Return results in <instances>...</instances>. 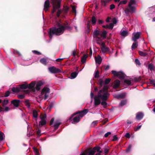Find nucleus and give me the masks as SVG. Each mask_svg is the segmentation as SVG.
Instances as JSON below:
<instances>
[{
  "label": "nucleus",
  "mask_w": 155,
  "mask_h": 155,
  "mask_svg": "<svg viewBox=\"0 0 155 155\" xmlns=\"http://www.w3.org/2000/svg\"><path fill=\"white\" fill-rule=\"evenodd\" d=\"M4 134L1 132H0V140H2L4 139Z\"/></svg>",
  "instance_id": "34"
},
{
  "label": "nucleus",
  "mask_w": 155,
  "mask_h": 155,
  "mask_svg": "<svg viewBox=\"0 0 155 155\" xmlns=\"http://www.w3.org/2000/svg\"><path fill=\"white\" fill-rule=\"evenodd\" d=\"M61 12V9H58L57 13V16L58 17H59L60 15V14Z\"/></svg>",
  "instance_id": "45"
},
{
  "label": "nucleus",
  "mask_w": 155,
  "mask_h": 155,
  "mask_svg": "<svg viewBox=\"0 0 155 155\" xmlns=\"http://www.w3.org/2000/svg\"><path fill=\"white\" fill-rule=\"evenodd\" d=\"M114 24L112 23H110L109 25H107V27H108V28L110 29H112L114 27Z\"/></svg>",
  "instance_id": "28"
},
{
  "label": "nucleus",
  "mask_w": 155,
  "mask_h": 155,
  "mask_svg": "<svg viewBox=\"0 0 155 155\" xmlns=\"http://www.w3.org/2000/svg\"><path fill=\"white\" fill-rule=\"evenodd\" d=\"M110 79H106L104 81V84L105 85L104 86H107V85L108 84L110 81Z\"/></svg>",
  "instance_id": "27"
},
{
  "label": "nucleus",
  "mask_w": 155,
  "mask_h": 155,
  "mask_svg": "<svg viewBox=\"0 0 155 155\" xmlns=\"http://www.w3.org/2000/svg\"><path fill=\"white\" fill-rule=\"evenodd\" d=\"M135 62L138 65H140V61L137 59H135Z\"/></svg>",
  "instance_id": "49"
},
{
  "label": "nucleus",
  "mask_w": 155,
  "mask_h": 155,
  "mask_svg": "<svg viewBox=\"0 0 155 155\" xmlns=\"http://www.w3.org/2000/svg\"><path fill=\"white\" fill-rule=\"evenodd\" d=\"M50 3L48 0H46L44 6V10L45 11L47 12L48 8L49 7Z\"/></svg>",
  "instance_id": "13"
},
{
  "label": "nucleus",
  "mask_w": 155,
  "mask_h": 155,
  "mask_svg": "<svg viewBox=\"0 0 155 155\" xmlns=\"http://www.w3.org/2000/svg\"><path fill=\"white\" fill-rule=\"evenodd\" d=\"M50 92L49 89L47 87H44L42 90L41 95L39 96V97L42 99L44 97L46 99L48 97Z\"/></svg>",
  "instance_id": "6"
},
{
  "label": "nucleus",
  "mask_w": 155,
  "mask_h": 155,
  "mask_svg": "<svg viewBox=\"0 0 155 155\" xmlns=\"http://www.w3.org/2000/svg\"><path fill=\"white\" fill-rule=\"evenodd\" d=\"M99 150V148L98 147H94L92 150H86L87 151V155H94L96 151H98Z\"/></svg>",
  "instance_id": "11"
},
{
  "label": "nucleus",
  "mask_w": 155,
  "mask_h": 155,
  "mask_svg": "<svg viewBox=\"0 0 155 155\" xmlns=\"http://www.w3.org/2000/svg\"><path fill=\"white\" fill-rule=\"evenodd\" d=\"M65 58H58L56 60V61L57 62H59L61 61L62 60L64 59Z\"/></svg>",
  "instance_id": "54"
},
{
  "label": "nucleus",
  "mask_w": 155,
  "mask_h": 155,
  "mask_svg": "<svg viewBox=\"0 0 155 155\" xmlns=\"http://www.w3.org/2000/svg\"><path fill=\"white\" fill-rule=\"evenodd\" d=\"M46 117V116L45 115L43 116V118L41 117V120L40 121L39 123V125H41V126L45 125L46 123V121L44 119V118Z\"/></svg>",
  "instance_id": "20"
},
{
  "label": "nucleus",
  "mask_w": 155,
  "mask_h": 155,
  "mask_svg": "<svg viewBox=\"0 0 155 155\" xmlns=\"http://www.w3.org/2000/svg\"><path fill=\"white\" fill-rule=\"evenodd\" d=\"M57 25L58 27V28L54 27L50 28L49 32V37L50 38H51L54 35H61L63 33L65 29V27L59 23H57Z\"/></svg>",
  "instance_id": "3"
},
{
  "label": "nucleus",
  "mask_w": 155,
  "mask_h": 155,
  "mask_svg": "<svg viewBox=\"0 0 155 155\" xmlns=\"http://www.w3.org/2000/svg\"><path fill=\"white\" fill-rule=\"evenodd\" d=\"M150 84L154 85V86H155V83H154V80L151 81H150Z\"/></svg>",
  "instance_id": "64"
},
{
  "label": "nucleus",
  "mask_w": 155,
  "mask_h": 155,
  "mask_svg": "<svg viewBox=\"0 0 155 155\" xmlns=\"http://www.w3.org/2000/svg\"><path fill=\"white\" fill-rule=\"evenodd\" d=\"M140 32H137L133 33L132 40L134 41H135L137 39L140 38Z\"/></svg>",
  "instance_id": "12"
},
{
  "label": "nucleus",
  "mask_w": 155,
  "mask_h": 155,
  "mask_svg": "<svg viewBox=\"0 0 155 155\" xmlns=\"http://www.w3.org/2000/svg\"><path fill=\"white\" fill-rule=\"evenodd\" d=\"M91 21L93 25L95 24L96 22V19L93 16L92 17L91 19Z\"/></svg>",
  "instance_id": "33"
},
{
  "label": "nucleus",
  "mask_w": 155,
  "mask_h": 155,
  "mask_svg": "<svg viewBox=\"0 0 155 155\" xmlns=\"http://www.w3.org/2000/svg\"><path fill=\"white\" fill-rule=\"evenodd\" d=\"M40 61L41 63L44 65L46 64L47 63L46 59L45 58L41 59L40 60Z\"/></svg>",
  "instance_id": "25"
},
{
  "label": "nucleus",
  "mask_w": 155,
  "mask_h": 155,
  "mask_svg": "<svg viewBox=\"0 0 155 155\" xmlns=\"http://www.w3.org/2000/svg\"><path fill=\"white\" fill-rule=\"evenodd\" d=\"M125 136L127 138H129L130 137V134L128 133H127L125 135Z\"/></svg>",
  "instance_id": "56"
},
{
  "label": "nucleus",
  "mask_w": 155,
  "mask_h": 155,
  "mask_svg": "<svg viewBox=\"0 0 155 155\" xmlns=\"http://www.w3.org/2000/svg\"><path fill=\"white\" fill-rule=\"evenodd\" d=\"M143 116V113L140 112L137 114L136 116V118L138 120H140L142 119Z\"/></svg>",
  "instance_id": "18"
},
{
  "label": "nucleus",
  "mask_w": 155,
  "mask_h": 155,
  "mask_svg": "<svg viewBox=\"0 0 155 155\" xmlns=\"http://www.w3.org/2000/svg\"><path fill=\"white\" fill-rule=\"evenodd\" d=\"M28 87V85L26 84H23L16 87H13L12 89V91L14 92H18L21 91V89H25Z\"/></svg>",
  "instance_id": "8"
},
{
  "label": "nucleus",
  "mask_w": 155,
  "mask_h": 155,
  "mask_svg": "<svg viewBox=\"0 0 155 155\" xmlns=\"http://www.w3.org/2000/svg\"><path fill=\"white\" fill-rule=\"evenodd\" d=\"M87 151L85 150L84 152L81 153L80 155H86L87 154Z\"/></svg>",
  "instance_id": "55"
},
{
  "label": "nucleus",
  "mask_w": 155,
  "mask_h": 155,
  "mask_svg": "<svg viewBox=\"0 0 155 155\" xmlns=\"http://www.w3.org/2000/svg\"><path fill=\"white\" fill-rule=\"evenodd\" d=\"M148 68L150 71H152L153 70L154 66L152 64H150L148 65Z\"/></svg>",
  "instance_id": "26"
},
{
  "label": "nucleus",
  "mask_w": 155,
  "mask_h": 155,
  "mask_svg": "<svg viewBox=\"0 0 155 155\" xmlns=\"http://www.w3.org/2000/svg\"><path fill=\"white\" fill-rule=\"evenodd\" d=\"M99 72L98 71H97L95 72V75H94V77L95 78H98L99 77Z\"/></svg>",
  "instance_id": "39"
},
{
  "label": "nucleus",
  "mask_w": 155,
  "mask_h": 155,
  "mask_svg": "<svg viewBox=\"0 0 155 155\" xmlns=\"http://www.w3.org/2000/svg\"><path fill=\"white\" fill-rule=\"evenodd\" d=\"M112 21L113 22L112 23L114 24H114H116L117 21L116 19L115 18H113L112 19Z\"/></svg>",
  "instance_id": "46"
},
{
  "label": "nucleus",
  "mask_w": 155,
  "mask_h": 155,
  "mask_svg": "<svg viewBox=\"0 0 155 155\" xmlns=\"http://www.w3.org/2000/svg\"><path fill=\"white\" fill-rule=\"evenodd\" d=\"M10 94V92L9 91H8L6 92L5 94V97H7Z\"/></svg>",
  "instance_id": "52"
},
{
  "label": "nucleus",
  "mask_w": 155,
  "mask_h": 155,
  "mask_svg": "<svg viewBox=\"0 0 155 155\" xmlns=\"http://www.w3.org/2000/svg\"><path fill=\"white\" fill-rule=\"evenodd\" d=\"M106 101H102V102H101V104L104 107L106 106L107 105Z\"/></svg>",
  "instance_id": "38"
},
{
  "label": "nucleus",
  "mask_w": 155,
  "mask_h": 155,
  "mask_svg": "<svg viewBox=\"0 0 155 155\" xmlns=\"http://www.w3.org/2000/svg\"><path fill=\"white\" fill-rule=\"evenodd\" d=\"M95 58L96 63L98 64H101L102 61V59L101 56L98 55L97 58L95 57Z\"/></svg>",
  "instance_id": "19"
},
{
  "label": "nucleus",
  "mask_w": 155,
  "mask_h": 155,
  "mask_svg": "<svg viewBox=\"0 0 155 155\" xmlns=\"http://www.w3.org/2000/svg\"><path fill=\"white\" fill-rule=\"evenodd\" d=\"M8 100H4L2 103V106L4 107L6 105L8 104Z\"/></svg>",
  "instance_id": "29"
},
{
  "label": "nucleus",
  "mask_w": 155,
  "mask_h": 155,
  "mask_svg": "<svg viewBox=\"0 0 155 155\" xmlns=\"http://www.w3.org/2000/svg\"><path fill=\"white\" fill-rule=\"evenodd\" d=\"M141 127V125L137 126V127L136 129H135V131H137V130H139L140 128Z\"/></svg>",
  "instance_id": "57"
},
{
  "label": "nucleus",
  "mask_w": 155,
  "mask_h": 155,
  "mask_svg": "<svg viewBox=\"0 0 155 155\" xmlns=\"http://www.w3.org/2000/svg\"><path fill=\"white\" fill-rule=\"evenodd\" d=\"M54 119L53 118H52L51 121H50V124L51 125H52L53 122H54Z\"/></svg>",
  "instance_id": "63"
},
{
  "label": "nucleus",
  "mask_w": 155,
  "mask_h": 155,
  "mask_svg": "<svg viewBox=\"0 0 155 155\" xmlns=\"http://www.w3.org/2000/svg\"><path fill=\"white\" fill-rule=\"evenodd\" d=\"M131 146L130 145H129L126 150V152L127 153L129 152L131 150Z\"/></svg>",
  "instance_id": "47"
},
{
  "label": "nucleus",
  "mask_w": 155,
  "mask_h": 155,
  "mask_svg": "<svg viewBox=\"0 0 155 155\" xmlns=\"http://www.w3.org/2000/svg\"><path fill=\"white\" fill-rule=\"evenodd\" d=\"M33 117L35 119L36 121H37V118L38 116V112L36 110H33Z\"/></svg>",
  "instance_id": "21"
},
{
  "label": "nucleus",
  "mask_w": 155,
  "mask_h": 155,
  "mask_svg": "<svg viewBox=\"0 0 155 155\" xmlns=\"http://www.w3.org/2000/svg\"><path fill=\"white\" fill-rule=\"evenodd\" d=\"M108 87L104 86L102 89L100 90L97 95L94 96V101L95 104L99 105L102 101H106L109 97L110 94L107 91Z\"/></svg>",
  "instance_id": "2"
},
{
  "label": "nucleus",
  "mask_w": 155,
  "mask_h": 155,
  "mask_svg": "<svg viewBox=\"0 0 155 155\" xmlns=\"http://www.w3.org/2000/svg\"><path fill=\"white\" fill-rule=\"evenodd\" d=\"M111 134L110 132H108L106 134H105L104 135V136L105 137H107L109 135H110Z\"/></svg>",
  "instance_id": "50"
},
{
  "label": "nucleus",
  "mask_w": 155,
  "mask_h": 155,
  "mask_svg": "<svg viewBox=\"0 0 155 155\" xmlns=\"http://www.w3.org/2000/svg\"><path fill=\"white\" fill-rule=\"evenodd\" d=\"M124 82L128 85L131 84V82L129 80H125L124 81Z\"/></svg>",
  "instance_id": "37"
},
{
  "label": "nucleus",
  "mask_w": 155,
  "mask_h": 155,
  "mask_svg": "<svg viewBox=\"0 0 155 155\" xmlns=\"http://www.w3.org/2000/svg\"><path fill=\"white\" fill-rule=\"evenodd\" d=\"M87 57V55L86 54L84 55L82 57L81 59V61L82 63H84L85 62Z\"/></svg>",
  "instance_id": "24"
},
{
  "label": "nucleus",
  "mask_w": 155,
  "mask_h": 155,
  "mask_svg": "<svg viewBox=\"0 0 155 155\" xmlns=\"http://www.w3.org/2000/svg\"><path fill=\"white\" fill-rule=\"evenodd\" d=\"M107 32L104 31H103L95 30L93 32V37L97 44L101 45V48L102 52L107 53L110 51L109 48L106 47L105 44L103 41V40L106 37Z\"/></svg>",
  "instance_id": "1"
},
{
  "label": "nucleus",
  "mask_w": 155,
  "mask_h": 155,
  "mask_svg": "<svg viewBox=\"0 0 155 155\" xmlns=\"http://www.w3.org/2000/svg\"><path fill=\"white\" fill-rule=\"evenodd\" d=\"M126 95V93H124L120 94V95L118 97H117V98L120 97L121 98H123Z\"/></svg>",
  "instance_id": "42"
},
{
  "label": "nucleus",
  "mask_w": 155,
  "mask_h": 155,
  "mask_svg": "<svg viewBox=\"0 0 155 155\" xmlns=\"http://www.w3.org/2000/svg\"><path fill=\"white\" fill-rule=\"evenodd\" d=\"M20 102V101L18 100H14L11 101L12 104L15 107H18L19 106Z\"/></svg>",
  "instance_id": "14"
},
{
  "label": "nucleus",
  "mask_w": 155,
  "mask_h": 155,
  "mask_svg": "<svg viewBox=\"0 0 155 155\" xmlns=\"http://www.w3.org/2000/svg\"><path fill=\"white\" fill-rule=\"evenodd\" d=\"M111 72L114 76H117L120 79H122L125 77V75L121 72H117L114 71H112Z\"/></svg>",
  "instance_id": "9"
},
{
  "label": "nucleus",
  "mask_w": 155,
  "mask_h": 155,
  "mask_svg": "<svg viewBox=\"0 0 155 155\" xmlns=\"http://www.w3.org/2000/svg\"><path fill=\"white\" fill-rule=\"evenodd\" d=\"M60 123L59 122H57L55 124L54 126L55 129H56L58 128V127L59 125H60Z\"/></svg>",
  "instance_id": "40"
},
{
  "label": "nucleus",
  "mask_w": 155,
  "mask_h": 155,
  "mask_svg": "<svg viewBox=\"0 0 155 155\" xmlns=\"http://www.w3.org/2000/svg\"><path fill=\"white\" fill-rule=\"evenodd\" d=\"M60 0H52L53 5V10L52 13H53L56 11V9H58L60 7Z\"/></svg>",
  "instance_id": "7"
},
{
  "label": "nucleus",
  "mask_w": 155,
  "mask_h": 155,
  "mask_svg": "<svg viewBox=\"0 0 155 155\" xmlns=\"http://www.w3.org/2000/svg\"><path fill=\"white\" fill-rule=\"evenodd\" d=\"M35 82L32 81L30 84L28 85V87L30 90H34L35 89Z\"/></svg>",
  "instance_id": "15"
},
{
  "label": "nucleus",
  "mask_w": 155,
  "mask_h": 155,
  "mask_svg": "<svg viewBox=\"0 0 155 155\" xmlns=\"http://www.w3.org/2000/svg\"><path fill=\"white\" fill-rule=\"evenodd\" d=\"M127 0H124L121 1L118 4V6H119L121 4H125L127 3Z\"/></svg>",
  "instance_id": "32"
},
{
  "label": "nucleus",
  "mask_w": 155,
  "mask_h": 155,
  "mask_svg": "<svg viewBox=\"0 0 155 155\" xmlns=\"http://www.w3.org/2000/svg\"><path fill=\"white\" fill-rule=\"evenodd\" d=\"M138 46V43L137 42L134 43H133L132 46V48L134 49L136 48Z\"/></svg>",
  "instance_id": "31"
},
{
  "label": "nucleus",
  "mask_w": 155,
  "mask_h": 155,
  "mask_svg": "<svg viewBox=\"0 0 155 155\" xmlns=\"http://www.w3.org/2000/svg\"><path fill=\"white\" fill-rule=\"evenodd\" d=\"M88 112V110L87 109L81 111H78V112H76L75 113H74L72 115V118L75 115L77 114H79L78 115L74 117L73 119V122L72 123L73 124H75L76 123H77L80 120L81 118L82 117L84 116Z\"/></svg>",
  "instance_id": "4"
},
{
  "label": "nucleus",
  "mask_w": 155,
  "mask_h": 155,
  "mask_svg": "<svg viewBox=\"0 0 155 155\" xmlns=\"http://www.w3.org/2000/svg\"><path fill=\"white\" fill-rule=\"evenodd\" d=\"M139 54L140 55L143 56H145L147 54L146 53H143L141 51H139Z\"/></svg>",
  "instance_id": "44"
},
{
  "label": "nucleus",
  "mask_w": 155,
  "mask_h": 155,
  "mask_svg": "<svg viewBox=\"0 0 155 155\" xmlns=\"http://www.w3.org/2000/svg\"><path fill=\"white\" fill-rule=\"evenodd\" d=\"M97 121H95L93 122L92 124V125L93 126H94L95 125L97 124Z\"/></svg>",
  "instance_id": "60"
},
{
  "label": "nucleus",
  "mask_w": 155,
  "mask_h": 155,
  "mask_svg": "<svg viewBox=\"0 0 155 155\" xmlns=\"http://www.w3.org/2000/svg\"><path fill=\"white\" fill-rule=\"evenodd\" d=\"M25 103L26 106H27L28 108L30 106V103L28 100L25 101Z\"/></svg>",
  "instance_id": "35"
},
{
  "label": "nucleus",
  "mask_w": 155,
  "mask_h": 155,
  "mask_svg": "<svg viewBox=\"0 0 155 155\" xmlns=\"http://www.w3.org/2000/svg\"><path fill=\"white\" fill-rule=\"evenodd\" d=\"M110 1V0H102L101 1V3L102 5L105 6L107 3Z\"/></svg>",
  "instance_id": "23"
},
{
  "label": "nucleus",
  "mask_w": 155,
  "mask_h": 155,
  "mask_svg": "<svg viewBox=\"0 0 155 155\" xmlns=\"http://www.w3.org/2000/svg\"><path fill=\"white\" fill-rule=\"evenodd\" d=\"M137 5L136 2L135 0H130L128 3V6L125 10V13L128 14L129 12H133Z\"/></svg>",
  "instance_id": "5"
},
{
  "label": "nucleus",
  "mask_w": 155,
  "mask_h": 155,
  "mask_svg": "<svg viewBox=\"0 0 155 155\" xmlns=\"http://www.w3.org/2000/svg\"><path fill=\"white\" fill-rule=\"evenodd\" d=\"M32 52L35 54H36L38 55L41 54V53L39 52L36 51H33Z\"/></svg>",
  "instance_id": "51"
},
{
  "label": "nucleus",
  "mask_w": 155,
  "mask_h": 155,
  "mask_svg": "<svg viewBox=\"0 0 155 155\" xmlns=\"http://www.w3.org/2000/svg\"><path fill=\"white\" fill-rule=\"evenodd\" d=\"M64 10H65V12H67L68 10V8L67 7H64Z\"/></svg>",
  "instance_id": "58"
},
{
  "label": "nucleus",
  "mask_w": 155,
  "mask_h": 155,
  "mask_svg": "<svg viewBox=\"0 0 155 155\" xmlns=\"http://www.w3.org/2000/svg\"><path fill=\"white\" fill-rule=\"evenodd\" d=\"M18 98L23 99L24 97V95H19L18 96Z\"/></svg>",
  "instance_id": "48"
},
{
  "label": "nucleus",
  "mask_w": 155,
  "mask_h": 155,
  "mask_svg": "<svg viewBox=\"0 0 155 155\" xmlns=\"http://www.w3.org/2000/svg\"><path fill=\"white\" fill-rule=\"evenodd\" d=\"M78 74V73L76 72H74L72 73L71 75L70 78L72 79L76 77Z\"/></svg>",
  "instance_id": "22"
},
{
  "label": "nucleus",
  "mask_w": 155,
  "mask_h": 155,
  "mask_svg": "<svg viewBox=\"0 0 155 155\" xmlns=\"http://www.w3.org/2000/svg\"><path fill=\"white\" fill-rule=\"evenodd\" d=\"M99 84L100 86H101L102 85L103 81L101 79L99 81Z\"/></svg>",
  "instance_id": "62"
},
{
  "label": "nucleus",
  "mask_w": 155,
  "mask_h": 155,
  "mask_svg": "<svg viewBox=\"0 0 155 155\" xmlns=\"http://www.w3.org/2000/svg\"><path fill=\"white\" fill-rule=\"evenodd\" d=\"M43 83L40 81L38 82L36 85V89L38 91L40 89V87L43 85Z\"/></svg>",
  "instance_id": "16"
},
{
  "label": "nucleus",
  "mask_w": 155,
  "mask_h": 155,
  "mask_svg": "<svg viewBox=\"0 0 155 155\" xmlns=\"http://www.w3.org/2000/svg\"><path fill=\"white\" fill-rule=\"evenodd\" d=\"M72 8L73 13H76V7L75 6H72Z\"/></svg>",
  "instance_id": "41"
},
{
  "label": "nucleus",
  "mask_w": 155,
  "mask_h": 155,
  "mask_svg": "<svg viewBox=\"0 0 155 155\" xmlns=\"http://www.w3.org/2000/svg\"><path fill=\"white\" fill-rule=\"evenodd\" d=\"M115 8V5L114 4H112L110 5V9L111 10H112L114 8Z\"/></svg>",
  "instance_id": "53"
},
{
  "label": "nucleus",
  "mask_w": 155,
  "mask_h": 155,
  "mask_svg": "<svg viewBox=\"0 0 155 155\" xmlns=\"http://www.w3.org/2000/svg\"><path fill=\"white\" fill-rule=\"evenodd\" d=\"M10 110V108L8 107H6L4 109V111H7Z\"/></svg>",
  "instance_id": "59"
},
{
  "label": "nucleus",
  "mask_w": 155,
  "mask_h": 155,
  "mask_svg": "<svg viewBox=\"0 0 155 155\" xmlns=\"http://www.w3.org/2000/svg\"><path fill=\"white\" fill-rule=\"evenodd\" d=\"M49 71L52 73H58L61 72V70L54 67H51L48 68Z\"/></svg>",
  "instance_id": "10"
},
{
  "label": "nucleus",
  "mask_w": 155,
  "mask_h": 155,
  "mask_svg": "<svg viewBox=\"0 0 155 155\" xmlns=\"http://www.w3.org/2000/svg\"><path fill=\"white\" fill-rule=\"evenodd\" d=\"M128 33L127 31H123L121 33V35L123 36H126Z\"/></svg>",
  "instance_id": "30"
},
{
  "label": "nucleus",
  "mask_w": 155,
  "mask_h": 155,
  "mask_svg": "<svg viewBox=\"0 0 155 155\" xmlns=\"http://www.w3.org/2000/svg\"><path fill=\"white\" fill-rule=\"evenodd\" d=\"M120 84V81L118 80H116L113 84V87L114 88H117Z\"/></svg>",
  "instance_id": "17"
},
{
  "label": "nucleus",
  "mask_w": 155,
  "mask_h": 155,
  "mask_svg": "<svg viewBox=\"0 0 155 155\" xmlns=\"http://www.w3.org/2000/svg\"><path fill=\"white\" fill-rule=\"evenodd\" d=\"M117 139V137L116 135H114L113 137V140L114 141L116 140Z\"/></svg>",
  "instance_id": "61"
},
{
  "label": "nucleus",
  "mask_w": 155,
  "mask_h": 155,
  "mask_svg": "<svg viewBox=\"0 0 155 155\" xmlns=\"http://www.w3.org/2000/svg\"><path fill=\"white\" fill-rule=\"evenodd\" d=\"M127 103V101L126 100H123L121 101V102L120 104V106H123L125 104H126Z\"/></svg>",
  "instance_id": "36"
},
{
  "label": "nucleus",
  "mask_w": 155,
  "mask_h": 155,
  "mask_svg": "<svg viewBox=\"0 0 155 155\" xmlns=\"http://www.w3.org/2000/svg\"><path fill=\"white\" fill-rule=\"evenodd\" d=\"M33 150L36 155H39V153L38 151V150L37 149L35 148H33Z\"/></svg>",
  "instance_id": "43"
}]
</instances>
